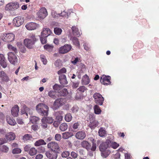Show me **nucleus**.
I'll return each instance as SVG.
<instances>
[{"mask_svg": "<svg viewBox=\"0 0 159 159\" xmlns=\"http://www.w3.org/2000/svg\"><path fill=\"white\" fill-rule=\"evenodd\" d=\"M72 118V117L70 113H68L66 114L65 117L66 121L68 122L70 121L71 120Z\"/></svg>", "mask_w": 159, "mask_h": 159, "instance_id": "obj_43", "label": "nucleus"}, {"mask_svg": "<svg viewBox=\"0 0 159 159\" xmlns=\"http://www.w3.org/2000/svg\"><path fill=\"white\" fill-rule=\"evenodd\" d=\"M57 95L55 91L51 90L48 93V96L52 98L55 99L57 98Z\"/></svg>", "mask_w": 159, "mask_h": 159, "instance_id": "obj_28", "label": "nucleus"}, {"mask_svg": "<svg viewBox=\"0 0 159 159\" xmlns=\"http://www.w3.org/2000/svg\"><path fill=\"white\" fill-rule=\"evenodd\" d=\"M5 137L7 141L8 140H14L16 138V136L13 133L10 132L6 135Z\"/></svg>", "mask_w": 159, "mask_h": 159, "instance_id": "obj_22", "label": "nucleus"}, {"mask_svg": "<svg viewBox=\"0 0 159 159\" xmlns=\"http://www.w3.org/2000/svg\"><path fill=\"white\" fill-rule=\"evenodd\" d=\"M51 30L49 28H43V31L41 32V36L47 37L51 34Z\"/></svg>", "mask_w": 159, "mask_h": 159, "instance_id": "obj_21", "label": "nucleus"}, {"mask_svg": "<svg viewBox=\"0 0 159 159\" xmlns=\"http://www.w3.org/2000/svg\"><path fill=\"white\" fill-rule=\"evenodd\" d=\"M81 126V123L80 122H77L75 123L72 126V129L74 131H77L79 130Z\"/></svg>", "mask_w": 159, "mask_h": 159, "instance_id": "obj_25", "label": "nucleus"}, {"mask_svg": "<svg viewBox=\"0 0 159 159\" xmlns=\"http://www.w3.org/2000/svg\"><path fill=\"white\" fill-rule=\"evenodd\" d=\"M66 69L65 68H63L58 71L57 73L58 75H60L61 74H63V73H66Z\"/></svg>", "mask_w": 159, "mask_h": 159, "instance_id": "obj_55", "label": "nucleus"}, {"mask_svg": "<svg viewBox=\"0 0 159 159\" xmlns=\"http://www.w3.org/2000/svg\"><path fill=\"white\" fill-rule=\"evenodd\" d=\"M1 79L3 81H8L9 80L8 77L5 73V75H3Z\"/></svg>", "mask_w": 159, "mask_h": 159, "instance_id": "obj_60", "label": "nucleus"}, {"mask_svg": "<svg viewBox=\"0 0 159 159\" xmlns=\"http://www.w3.org/2000/svg\"><path fill=\"white\" fill-rule=\"evenodd\" d=\"M70 45L66 44L61 47L59 49V52L61 54H65L69 52L71 49Z\"/></svg>", "mask_w": 159, "mask_h": 159, "instance_id": "obj_9", "label": "nucleus"}, {"mask_svg": "<svg viewBox=\"0 0 159 159\" xmlns=\"http://www.w3.org/2000/svg\"><path fill=\"white\" fill-rule=\"evenodd\" d=\"M1 151L4 152H7L9 151V148L5 145L2 146L1 148Z\"/></svg>", "mask_w": 159, "mask_h": 159, "instance_id": "obj_46", "label": "nucleus"}, {"mask_svg": "<svg viewBox=\"0 0 159 159\" xmlns=\"http://www.w3.org/2000/svg\"><path fill=\"white\" fill-rule=\"evenodd\" d=\"M59 80L60 84L62 85H65L68 83L66 77L64 74L60 75L59 76Z\"/></svg>", "mask_w": 159, "mask_h": 159, "instance_id": "obj_16", "label": "nucleus"}, {"mask_svg": "<svg viewBox=\"0 0 159 159\" xmlns=\"http://www.w3.org/2000/svg\"><path fill=\"white\" fill-rule=\"evenodd\" d=\"M54 31L55 34L59 35L61 34L62 30L61 28L56 27L54 28Z\"/></svg>", "mask_w": 159, "mask_h": 159, "instance_id": "obj_42", "label": "nucleus"}, {"mask_svg": "<svg viewBox=\"0 0 159 159\" xmlns=\"http://www.w3.org/2000/svg\"><path fill=\"white\" fill-rule=\"evenodd\" d=\"M86 136V133L84 131H79L75 135V138L79 139H83Z\"/></svg>", "mask_w": 159, "mask_h": 159, "instance_id": "obj_15", "label": "nucleus"}, {"mask_svg": "<svg viewBox=\"0 0 159 159\" xmlns=\"http://www.w3.org/2000/svg\"><path fill=\"white\" fill-rule=\"evenodd\" d=\"M79 82H73V84L72 85V87L74 89H76L79 86Z\"/></svg>", "mask_w": 159, "mask_h": 159, "instance_id": "obj_63", "label": "nucleus"}, {"mask_svg": "<svg viewBox=\"0 0 159 159\" xmlns=\"http://www.w3.org/2000/svg\"><path fill=\"white\" fill-rule=\"evenodd\" d=\"M47 15L48 12L45 7L42 8L37 13V16L41 19H44Z\"/></svg>", "mask_w": 159, "mask_h": 159, "instance_id": "obj_10", "label": "nucleus"}, {"mask_svg": "<svg viewBox=\"0 0 159 159\" xmlns=\"http://www.w3.org/2000/svg\"><path fill=\"white\" fill-rule=\"evenodd\" d=\"M70 40L72 42L74 45L77 46H79L80 43L78 41V39L76 37L71 36L70 37Z\"/></svg>", "mask_w": 159, "mask_h": 159, "instance_id": "obj_29", "label": "nucleus"}, {"mask_svg": "<svg viewBox=\"0 0 159 159\" xmlns=\"http://www.w3.org/2000/svg\"><path fill=\"white\" fill-rule=\"evenodd\" d=\"M44 120L48 123V124H51L54 121V119L52 117H44L43 118Z\"/></svg>", "mask_w": 159, "mask_h": 159, "instance_id": "obj_35", "label": "nucleus"}, {"mask_svg": "<svg viewBox=\"0 0 159 159\" xmlns=\"http://www.w3.org/2000/svg\"><path fill=\"white\" fill-rule=\"evenodd\" d=\"M60 16H63L64 17H66L67 18H68V13H67L66 12L63 11L61 13L59 14Z\"/></svg>", "mask_w": 159, "mask_h": 159, "instance_id": "obj_58", "label": "nucleus"}, {"mask_svg": "<svg viewBox=\"0 0 159 159\" xmlns=\"http://www.w3.org/2000/svg\"><path fill=\"white\" fill-rule=\"evenodd\" d=\"M6 120L7 122L11 125L14 126L16 124L15 120L9 116H7Z\"/></svg>", "mask_w": 159, "mask_h": 159, "instance_id": "obj_23", "label": "nucleus"}, {"mask_svg": "<svg viewBox=\"0 0 159 159\" xmlns=\"http://www.w3.org/2000/svg\"><path fill=\"white\" fill-rule=\"evenodd\" d=\"M83 95L82 93L78 92L75 96V98L77 100L81 99L83 98Z\"/></svg>", "mask_w": 159, "mask_h": 159, "instance_id": "obj_45", "label": "nucleus"}, {"mask_svg": "<svg viewBox=\"0 0 159 159\" xmlns=\"http://www.w3.org/2000/svg\"><path fill=\"white\" fill-rule=\"evenodd\" d=\"M39 120V118L36 116H31L30 118V121L33 124L36 123Z\"/></svg>", "mask_w": 159, "mask_h": 159, "instance_id": "obj_38", "label": "nucleus"}, {"mask_svg": "<svg viewBox=\"0 0 159 159\" xmlns=\"http://www.w3.org/2000/svg\"><path fill=\"white\" fill-rule=\"evenodd\" d=\"M36 109L37 112L41 115L44 116L48 115V107L43 103H39L36 106Z\"/></svg>", "mask_w": 159, "mask_h": 159, "instance_id": "obj_1", "label": "nucleus"}, {"mask_svg": "<svg viewBox=\"0 0 159 159\" xmlns=\"http://www.w3.org/2000/svg\"><path fill=\"white\" fill-rule=\"evenodd\" d=\"M7 142V140L5 139H0V145H1L4 143H6Z\"/></svg>", "mask_w": 159, "mask_h": 159, "instance_id": "obj_64", "label": "nucleus"}, {"mask_svg": "<svg viewBox=\"0 0 159 159\" xmlns=\"http://www.w3.org/2000/svg\"><path fill=\"white\" fill-rule=\"evenodd\" d=\"M68 126L66 123H63L60 126L59 128L61 130L64 131L66 130L68 128Z\"/></svg>", "mask_w": 159, "mask_h": 159, "instance_id": "obj_36", "label": "nucleus"}, {"mask_svg": "<svg viewBox=\"0 0 159 159\" xmlns=\"http://www.w3.org/2000/svg\"><path fill=\"white\" fill-rule=\"evenodd\" d=\"M93 97L96 103L98 104L99 103V94L98 93H95L93 95Z\"/></svg>", "mask_w": 159, "mask_h": 159, "instance_id": "obj_39", "label": "nucleus"}, {"mask_svg": "<svg viewBox=\"0 0 159 159\" xmlns=\"http://www.w3.org/2000/svg\"><path fill=\"white\" fill-rule=\"evenodd\" d=\"M108 148V145H106L104 142L102 143L100 146L101 155L103 158H106L111 153V151L107 149Z\"/></svg>", "mask_w": 159, "mask_h": 159, "instance_id": "obj_3", "label": "nucleus"}, {"mask_svg": "<svg viewBox=\"0 0 159 159\" xmlns=\"http://www.w3.org/2000/svg\"><path fill=\"white\" fill-rule=\"evenodd\" d=\"M21 150L19 148H16L14 149L12 151V153L13 154H17L21 152Z\"/></svg>", "mask_w": 159, "mask_h": 159, "instance_id": "obj_49", "label": "nucleus"}, {"mask_svg": "<svg viewBox=\"0 0 159 159\" xmlns=\"http://www.w3.org/2000/svg\"><path fill=\"white\" fill-rule=\"evenodd\" d=\"M104 143H105L106 145H108V147L109 146H111L114 149L116 148L119 146V144L116 142H113L112 140H111L110 139H107L106 141Z\"/></svg>", "mask_w": 159, "mask_h": 159, "instance_id": "obj_13", "label": "nucleus"}, {"mask_svg": "<svg viewBox=\"0 0 159 159\" xmlns=\"http://www.w3.org/2000/svg\"><path fill=\"white\" fill-rule=\"evenodd\" d=\"M71 29L73 35L77 36L78 37L80 36V32L77 27L75 26H72Z\"/></svg>", "mask_w": 159, "mask_h": 159, "instance_id": "obj_27", "label": "nucleus"}, {"mask_svg": "<svg viewBox=\"0 0 159 159\" xmlns=\"http://www.w3.org/2000/svg\"><path fill=\"white\" fill-rule=\"evenodd\" d=\"M54 65L56 67L59 68L62 65L61 61L60 59H57L55 62Z\"/></svg>", "mask_w": 159, "mask_h": 159, "instance_id": "obj_44", "label": "nucleus"}, {"mask_svg": "<svg viewBox=\"0 0 159 159\" xmlns=\"http://www.w3.org/2000/svg\"><path fill=\"white\" fill-rule=\"evenodd\" d=\"M70 155V152L68 151H65L63 152L61 154V156L62 157L66 158L67 157Z\"/></svg>", "mask_w": 159, "mask_h": 159, "instance_id": "obj_50", "label": "nucleus"}, {"mask_svg": "<svg viewBox=\"0 0 159 159\" xmlns=\"http://www.w3.org/2000/svg\"><path fill=\"white\" fill-rule=\"evenodd\" d=\"M110 77L109 76H106L103 75L101 77V81H102V83L104 85H107L110 84L111 83L110 81Z\"/></svg>", "mask_w": 159, "mask_h": 159, "instance_id": "obj_14", "label": "nucleus"}, {"mask_svg": "<svg viewBox=\"0 0 159 159\" xmlns=\"http://www.w3.org/2000/svg\"><path fill=\"white\" fill-rule=\"evenodd\" d=\"M25 27L29 30H34L38 27V25L35 23L31 22L28 23Z\"/></svg>", "mask_w": 159, "mask_h": 159, "instance_id": "obj_17", "label": "nucleus"}, {"mask_svg": "<svg viewBox=\"0 0 159 159\" xmlns=\"http://www.w3.org/2000/svg\"><path fill=\"white\" fill-rule=\"evenodd\" d=\"M80 145L83 148L86 149L88 151L90 150L91 145L86 140L82 141Z\"/></svg>", "mask_w": 159, "mask_h": 159, "instance_id": "obj_20", "label": "nucleus"}, {"mask_svg": "<svg viewBox=\"0 0 159 159\" xmlns=\"http://www.w3.org/2000/svg\"><path fill=\"white\" fill-rule=\"evenodd\" d=\"M24 110L25 112V115L26 116H25V117H28V114L30 115V116H31V115H32L33 114L32 111L31 109H30L29 108L25 107L24 108Z\"/></svg>", "mask_w": 159, "mask_h": 159, "instance_id": "obj_34", "label": "nucleus"}, {"mask_svg": "<svg viewBox=\"0 0 159 159\" xmlns=\"http://www.w3.org/2000/svg\"><path fill=\"white\" fill-rule=\"evenodd\" d=\"M24 22V19L22 17L18 16L14 18L13 22L15 25L17 27L20 26Z\"/></svg>", "mask_w": 159, "mask_h": 159, "instance_id": "obj_11", "label": "nucleus"}, {"mask_svg": "<svg viewBox=\"0 0 159 159\" xmlns=\"http://www.w3.org/2000/svg\"><path fill=\"white\" fill-rule=\"evenodd\" d=\"M0 64L4 68H6L7 66L6 60L2 54H0Z\"/></svg>", "mask_w": 159, "mask_h": 159, "instance_id": "obj_19", "label": "nucleus"}, {"mask_svg": "<svg viewBox=\"0 0 159 159\" xmlns=\"http://www.w3.org/2000/svg\"><path fill=\"white\" fill-rule=\"evenodd\" d=\"M78 90L82 93H83L85 90H86V88L84 86H81L79 87L78 89Z\"/></svg>", "mask_w": 159, "mask_h": 159, "instance_id": "obj_61", "label": "nucleus"}, {"mask_svg": "<svg viewBox=\"0 0 159 159\" xmlns=\"http://www.w3.org/2000/svg\"><path fill=\"white\" fill-rule=\"evenodd\" d=\"M70 155L73 158L75 159L77 158L78 154L76 152L72 151L70 153Z\"/></svg>", "mask_w": 159, "mask_h": 159, "instance_id": "obj_56", "label": "nucleus"}, {"mask_svg": "<svg viewBox=\"0 0 159 159\" xmlns=\"http://www.w3.org/2000/svg\"><path fill=\"white\" fill-rule=\"evenodd\" d=\"M37 150L34 148H31L29 152V153L31 156H34L37 153Z\"/></svg>", "mask_w": 159, "mask_h": 159, "instance_id": "obj_40", "label": "nucleus"}, {"mask_svg": "<svg viewBox=\"0 0 159 159\" xmlns=\"http://www.w3.org/2000/svg\"><path fill=\"white\" fill-rule=\"evenodd\" d=\"M40 57L41 60L43 62V63L44 65H46L47 63V61L45 57L43 55H41L40 56Z\"/></svg>", "mask_w": 159, "mask_h": 159, "instance_id": "obj_52", "label": "nucleus"}, {"mask_svg": "<svg viewBox=\"0 0 159 159\" xmlns=\"http://www.w3.org/2000/svg\"><path fill=\"white\" fill-rule=\"evenodd\" d=\"M98 125V121L94 120L93 121L91 120L89 124V126L91 129H93Z\"/></svg>", "mask_w": 159, "mask_h": 159, "instance_id": "obj_31", "label": "nucleus"}, {"mask_svg": "<svg viewBox=\"0 0 159 159\" xmlns=\"http://www.w3.org/2000/svg\"><path fill=\"white\" fill-rule=\"evenodd\" d=\"M106 135V131L104 128H100V137H105Z\"/></svg>", "mask_w": 159, "mask_h": 159, "instance_id": "obj_41", "label": "nucleus"}, {"mask_svg": "<svg viewBox=\"0 0 159 159\" xmlns=\"http://www.w3.org/2000/svg\"><path fill=\"white\" fill-rule=\"evenodd\" d=\"M7 55L8 59L11 63L15 65L18 63V60L17 57L14 53L9 52Z\"/></svg>", "mask_w": 159, "mask_h": 159, "instance_id": "obj_8", "label": "nucleus"}, {"mask_svg": "<svg viewBox=\"0 0 159 159\" xmlns=\"http://www.w3.org/2000/svg\"><path fill=\"white\" fill-rule=\"evenodd\" d=\"M61 136L59 134H57L55 135V139L57 141H60L61 139Z\"/></svg>", "mask_w": 159, "mask_h": 159, "instance_id": "obj_62", "label": "nucleus"}, {"mask_svg": "<svg viewBox=\"0 0 159 159\" xmlns=\"http://www.w3.org/2000/svg\"><path fill=\"white\" fill-rule=\"evenodd\" d=\"M53 46L52 45H50L48 44H46L44 46V48L47 51L51 52L53 50Z\"/></svg>", "mask_w": 159, "mask_h": 159, "instance_id": "obj_37", "label": "nucleus"}, {"mask_svg": "<svg viewBox=\"0 0 159 159\" xmlns=\"http://www.w3.org/2000/svg\"><path fill=\"white\" fill-rule=\"evenodd\" d=\"M82 82L84 84H87L89 83V78L87 75H85L83 77Z\"/></svg>", "mask_w": 159, "mask_h": 159, "instance_id": "obj_26", "label": "nucleus"}, {"mask_svg": "<svg viewBox=\"0 0 159 159\" xmlns=\"http://www.w3.org/2000/svg\"><path fill=\"white\" fill-rule=\"evenodd\" d=\"M62 87L61 86L56 84L53 86V88L54 90H58L61 89Z\"/></svg>", "mask_w": 159, "mask_h": 159, "instance_id": "obj_54", "label": "nucleus"}, {"mask_svg": "<svg viewBox=\"0 0 159 159\" xmlns=\"http://www.w3.org/2000/svg\"><path fill=\"white\" fill-rule=\"evenodd\" d=\"M15 35L12 33H4L1 39L3 41L8 43L13 41Z\"/></svg>", "mask_w": 159, "mask_h": 159, "instance_id": "obj_5", "label": "nucleus"}, {"mask_svg": "<svg viewBox=\"0 0 159 159\" xmlns=\"http://www.w3.org/2000/svg\"><path fill=\"white\" fill-rule=\"evenodd\" d=\"M47 147L52 151L59 153L61 150L58 144L55 142H51L47 144Z\"/></svg>", "mask_w": 159, "mask_h": 159, "instance_id": "obj_4", "label": "nucleus"}, {"mask_svg": "<svg viewBox=\"0 0 159 159\" xmlns=\"http://www.w3.org/2000/svg\"><path fill=\"white\" fill-rule=\"evenodd\" d=\"M73 135V134L72 133L66 132L62 134V138L64 139H67Z\"/></svg>", "mask_w": 159, "mask_h": 159, "instance_id": "obj_30", "label": "nucleus"}, {"mask_svg": "<svg viewBox=\"0 0 159 159\" xmlns=\"http://www.w3.org/2000/svg\"><path fill=\"white\" fill-rule=\"evenodd\" d=\"M52 16L54 18H57L60 16L59 14H57L55 11H52L51 12Z\"/></svg>", "mask_w": 159, "mask_h": 159, "instance_id": "obj_57", "label": "nucleus"}, {"mask_svg": "<svg viewBox=\"0 0 159 159\" xmlns=\"http://www.w3.org/2000/svg\"><path fill=\"white\" fill-rule=\"evenodd\" d=\"M47 37L41 36L40 37V40L42 44H44L47 43Z\"/></svg>", "mask_w": 159, "mask_h": 159, "instance_id": "obj_53", "label": "nucleus"}, {"mask_svg": "<svg viewBox=\"0 0 159 159\" xmlns=\"http://www.w3.org/2000/svg\"><path fill=\"white\" fill-rule=\"evenodd\" d=\"M19 7V4L16 2H11L7 4L5 6V9L7 11H13L17 9Z\"/></svg>", "mask_w": 159, "mask_h": 159, "instance_id": "obj_7", "label": "nucleus"}, {"mask_svg": "<svg viewBox=\"0 0 159 159\" xmlns=\"http://www.w3.org/2000/svg\"><path fill=\"white\" fill-rule=\"evenodd\" d=\"M94 112L96 114H99V107L98 105H95L94 107Z\"/></svg>", "mask_w": 159, "mask_h": 159, "instance_id": "obj_51", "label": "nucleus"}, {"mask_svg": "<svg viewBox=\"0 0 159 159\" xmlns=\"http://www.w3.org/2000/svg\"><path fill=\"white\" fill-rule=\"evenodd\" d=\"M7 47L9 50L14 51L16 53H17V50L16 47L10 44H8Z\"/></svg>", "mask_w": 159, "mask_h": 159, "instance_id": "obj_47", "label": "nucleus"}, {"mask_svg": "<svg viewBox=\"0 0 159 159\" xmlns=\"http://www.w3.org/2000/svg\"><path fill=\"white\" fill-rule=\"evenodd\" d=\"M29 39H26L24 40L25 45L29 49L33 48L35 43L37 41L35 36L33 34H30L29 36Z\"/></svg>", "mask_w": 159, "mask_h": 159, "instance_id": "obj_2", "label": "nucleus"}, {"mask_svg": "<svg viewBox=\"0 0 159 159\" xmlns=\"http://www.w3.org/2000/svg\"><path fill=\"white\" fill-rule=\"evenodd\" d=\"M79 108L77 106L75 105L71 108V111L73 113H76L77 112Z\"/></svg>", "mask_w": 159, "mask_h": 159, "instance_id": "obj_59", "label": "nucleus"}, {"mask_svg": "<svg viewBox=\"0 0 159 159\" xmlns=\"http://www.w3.org/2000/svg\"><path fill=\"white\" fill-rule=\"evenodd\" d=\"M46 143L43 139H40L34 143V145L36 146H39L42 145H46Z\"/></svg>", "mask_w": 159, "mask_h": 159, "instance_id": "obj_33", "label": "nucleus"}, {"mask_svg": "<svg viewBox=\"0 0 159 159\" xmlns=\"http://www.w3.org/2000/svg\"><path fill=\"white\" fill-rule=\"evenodd\" d=\"M68 93L67 89H64L59 92L57 95L58 96H64L66 95Z\"/></svg>", "mask_w": 159, "mask_h": 159, "instance_id": "obj_32", "label": "nucleus"}, {"mask_svg": "<svg viewBox=\"0 0 159 159\" xmlns=\"http://www.w3.org/2000/svg\"><path fill=\"white\" fill-rule=\"evenodd\" d=\"M19 107L17 105H15L11 111L12 115L14 116H17L18 115Z\"/></svg>", "mask_w": 159, "mask_h": 159, "instance_id": "obj_18", "label": "nucleus"}, {"mask_svg": "<svg viewBox=\"0 0 159 159\" xmlns=\"http://www.w3.org/2000/svg\"><path fill=\"white\" fill-rule=\"evenodd\" d=\"M66 100L63 98H59L56 99L54 102L52 106L53 109L55 110L65 104Z\"/></svg>", "mask_w": 159, "mask_h": 159, "instance_id": "obj_6", "label": "nucleus"}, {"mask_svg": "<svg viewBox=\"0 0 159 159\" xmlns=\"http://www.w3.org/2000/svg\"><path fill=\"white\" fill-rule=\"evenodd\" d=\"M40 127L41 129H47L48 127V123L43 118L41 120Z\"/></svg>", "mask_w": 159, "mask_h": 159, "instance_id": "obj_24", "label": "nucleus"}, {"mask_svg": "<svg viewBox=\"0 0 159 159\" xmlns=\"http://www.w3.org/2000/svg\"><path fill=\"white\" fill-rule=\"evenodd\" d=\"M57 152L53 151H47L45 152L46 157L50 159H56L57 157Z\"/></svg>", "mask_w": 159, "mask_h": 159, "instance_id": "obj_12", "label": "nucleus"}, {"mask_svg": "<svg viewBox=\"0 0 159 159\" xmlns=\"http://www.w3.org/2000/svg\"><path fill=\"white\" fill-rule=\"evenodd\" d=\"M32 138V136L28 134H25L23 137V140L24 141H27L30 139Z\"/></svg>", "mask_w": 159, "mask_h": 159, "instance_id": "obj_48", "label": "nucleus"}]
</instances>
